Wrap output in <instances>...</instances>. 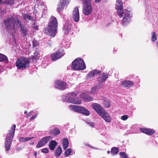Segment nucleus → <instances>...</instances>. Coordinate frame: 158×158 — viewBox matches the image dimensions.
<instances>
[{"label": "nucleus", "mask_w": 158, "mask_h": 158, "mask_svg": "<svg viewBox=\"0 0 158 158\" xmlns=\"http://www.w3.org/2000/svg\"><path fill=\"white\" fill-rule=\"evenodd\" d=\"M18 25L20 26L21 32L23 36L27 34V29L21 22L19 20L17 17L13 15L5 19L3 21V26L7 32L12 35L15 33L18 28Z\"/></svg>", "instance_id": "1"}, {"label": "nucleus", "mask_w": 158, "mask_h": 158, "mask_svg": "<svg viewBox=\"0 0 158 158\" xmlns=\"http://www.w3.org/2000/svg\"><path fill=\"white\" fill-rule=\"evenodd\" d=\"M116 9L119 16L121 17H123L121 22L122 24L125 26L129 23L131 18L130 12L126 9L123 10L122 2L121 1H117Z\"/></svg>", "instance_id": "2"}, {"label": "nucleus", "mask_w": 158, "mask_h": 158, "mask_svg": "<svg viewBox=\"0 0 158 158\" xmlns=\"http://www.w3.org/2000/svg\"><path fill=\"white\" fill-rule=\"evenodd\" d=\"M57 23L56 18L52 16L50 19L48 29L47 30V34L52 37L55 36L57 27Z\"/></svg>", "instance_id": "3"}, {"label": "nucleus", "mask_w": 158, "mask_h": 158, "mask_svg": "<svg viewBox=\"0 0 158 158\" xmlns=\"http://www.w3.org/2000/svg\"><path fill=\"white\" fill-rule=\"evenodd\" d=\"M72 68L77 70H83L86 68V66L83 60L81 58L75 59L73 62Z\"/></svg>", "instance_id": "4"}, {"label": "nucleus", "mask_w": 158, "mask_h": 158, "mask_svg": "<svg viewBox=\"0 0 158 158\" xmlns=\"http://www.w3.org/2000/svg\"><path fill=\"white\" fill-rule=\"evenodd\" d=\"M64 101L75 104H80L81 102L77 97L76 92L69 93L65 98H63Z\"/></svg>", "instance_id": "5"}, {"label": "nucleus", "mask_w": 158, "mask_h": 158, "mask_svg": "<svg viewBox=\"0 0 158 158\" xmlns=\"http://www.w3.org/2000/svg\"><path fill=\"white\" fill-rule=\"evenodd\" d=\"M16 66L18 69H24L28 67L29 64V61L27 58H20L16 61Z\"/></svg>", "instance_id": "6"}, {"label": "nucleus", "mask_w": 158, "mask_h": 158, "mask_svg": "<svg viewBox=\"0 0 158 158\" xmlns=\"http://www.w3.org/2000/svg\"><path fill=\"white\" fill-rule=\"evenodd\" d=\"M69 107L71 110L74 111L82 113L86 115L90 114L89 111L83 107L74 105H70L69 106Z\"/></svg>", "instance_id": "7"}, {"label": "nucleus", "mask_w": 158, "mask_h": 158, "mask_svg": "<svg viewBox=\"0 0 158 158\" xmlns=\"http://www.w3.org/2000/svg\"><path fill=\"white\" fill-rule=\"evenodd\" d=\"M93 10V7L91 4H88L83 5L82 12L85 15H88L90 14Z\"/></svg>", "instance_id": "8"}, {"label": "nucleus", "mask_w": 158, "mask_h": 158, "mask_svg": "<svg viewBox=\"0 0 158 158\" xmlns=\"http://www.w3.org/2000/svg\"><path fill=\"white\" fill-rule=\"evenodd\" d=\"M52 137L50 136H46L42 138L37 144V148H40L44 145L48 141L52 139Z\"/></svg>", "instance_id": "9"}, {"label": "nucleus", "mask_w": 158, "mask_h": 158, "mask_svg": "<svg viewBox=\"0 0 158 158\" xmlns=\"http://www.w3.org/2000/svg\"><path fill=\"white\" fill-rule=\"evenodd\" d=\"M107 122L110 123L111 120V118L109 114L105 110H102L99 114Z\"/></svg>", "instance_id": "10"}, {"label": "nucleus", "mask_w": 158, "mask_h": 158, "mask_svg": "<svg viewBox=\"0 0 158 158\" xmlns=\"http://www.w3.org/2000/svg\"><path fill=\"white\" fill-rule=\"evenodd\" d=\"M107 122L110 123L111 120V118L109 114L105 110H102L99 114Z\"/></svg>", "instance_id": "11"}, {"label": "nucleus", "mask_w": 158, "mask_h": 158, "mask_svg": "<svg viewBox=\"0 0 158 158\" xmlns=\"http://www.w3.org/2000/svg\"><path fill=\"white\" fill-rule=\"evenodd\" d=\"M107 122L110 123L111 120V118L109 114L105 110H102L99 114Z\"/></svg>", "instance_id": "12"}, {"label": "nucleus", "mask_w": 158, "mask_h": 158, "mask_svg": "<svg viewBox=\"0 0 158 158\" xmlns=\"http://www.w3.org/2000/svg\"><path fill=\"white\" fill-rule=\"evenodd\" d=\"M16 127L15 125H14L11 127V130H10L7 134V137L6 138V140H10L12 141V139L14 136L15 129Z\"/></svg>", "instance_id": "13"}, {"label": "nucleus", "mask_w": 158, "mask_h": 158, "mask_svg": "<svg viewBox=\"0 0 158 158\" xmlns=\"http://www.w3.org/2000/svg\"><path fill=\"white\" fill-rule=\"evenodd\" d=\"M64 55L63 51H58L55 53L51 54V56L52 60L55 61L57 59L60 58Z\"/></svg>", "instance_id": "14"}, {"label": "nucleus", "mask_w": 158, "mask_h": 158, "mask_svg": "<svg viewBox=\"0 0 158 158\" xmlns=\"http://www.w3.org/2000/svg\"><path fill=\"white\" fill-rule=\"evenodd\" d=\"M66 84L64 82L57 80L55 82V88L61 90H63L65 89Z\"/></svg>", "instance_id": "15"}, {"label": "nucleus", "mask_w": 158, "mask_h": 158, "mask_svg": "<svg viewBox=\"0 0 158 158\" xmlns=\"http://www.w3.org/2000/svg\"><path fill=\"white\" fill-rule=\"evenodd\" d=\"M73 18L76 22H78L79 19V14L78 8L76 7L73 11Z\"/></svg>", "instance_id": "16"}, {"label": "nucleus", "mask_w": 158, "mask_h": 158, "mask_svg": "<svg viewBox=\"0 0 158 158\" xmlns=\"http://www.w3.org/2000/svg\"><path fill=\"white\" fill-rule=\"evenodd\" d=\"M134 83L130 81H122L121 85L123 87L129 88L133 85Z\"/></svg>", "instance_id": "17"}, {"label": "nucleus", "mask_w": 158, "mask_h": 158, "mask_svg": "<svg viewBox=\"0 0 158 158\" xmlns=\"http://www.w3.org/2000/svg\"><path fill=\"white\" fill-rule=\"evenodd\" d=\"M80 97L82 100L86 102L92 101L93 99L92 97L86 95L85 93L81 94L80 95Z\"/></svg>", "instance_id": "18"}, {"label": "nucleus", "mask_w": 158, "mask_h": 158, "mask_svg": "<svg viewBox=\"0 0 158 158\" xmlns=\"http://www.w3.org/2000/svg\"><path fill=\"white\" fill-rule=\"evenodd\" d=\"M92 107L98 114L102 112V110H104L102 106L97 103H95L93 104L92 105Z\"/></svg>", "instance_id": "19"}, {"label": "nucleus", "mask_w": 158, "mask_h": 158, "mask_svg": "<svg viewBox=\"0 0 158 158\" xmlns=\"http://www.w3.org/2000/svg\"><path fill=\"white\" fill-rule=\"evenodd\" d=\"M72 25L69 22L66 23L63 27V30L65 34H67L72 29Z\"/></svg>", "instance_id": "20"}, {"label": "nucleus", "mask_w": 158, "mask_h": 158, "mask_svg": "<svg viewBox=\"0 0 158 158\" xmlns=\"http://www.w3.org/2000/svg\"><path fill=\"white\" fill-rule=\"evenodd\" d=\"M140 130L143 132L150 135L153 134L155 132L154 131L151 129L146 128H141Z\"/></svg>", "instance_id": "21"}, {"label": "nucleus", "mask_w": 158, "mask_h": 158, "mask_svg": "<svg viewBox=\"0 0 158 158\" xmlns=\"http://www.w3.org/2000/svg\"><path fill=\"white\" fill-rule=\"evenodd\" d=\"M100 72V71H98L96 69L91 71L87 75V77L88 78H90L94 77L95 74H98Z\"/></svg>", "instance_id": "22"}, {"label": "nucleus", "mask_w": 158, "mask_h": 158, "mask_svg": "<svg viewBox=\"0 0 158 158\" xmlns=\"http://www.w3.org/2000/svg\"><path fill=\"white\" fill-rule=\"evenodd\" d=\"M23 18L28 23L29 21H32L33 19V17L29 15L28 14H23Z\"/></svg>", "instance_id": "23"}, {"label": "nucleus", "mask_w": 158, "mask_h": 158, "mask_svg": "<svg viewBox=\"0 0 158 158\" xmlns=\"http://www.w3.org/2000/svg\"><path fill=\"white\" fill-rule=\"evenodd\" d=\"M57 145V143L54 140H52L49 144V147L50 149L53 150Z\"/></svg>", "instance_id": "24"}, {"label": "nucleus", "mask_w": 158, "mask_h": 158, "mask_svg": "<svg viewBox=\"0 0 158 158\" xmlns=\"http://www.w3.org/2000/svg\"><path fill=\"white\" fill-rule=\"evenodd\" d=\"M62 153V149L61 147L59 146L54 151V155L56 157H59Z\"/></svg>", "instance_id": "25"}, {"label": "nucleus", "mask_w": 158, "mask_h": 158, "mask_svg": "<svg viewBox=\"0 0 158 158\" xmlns=\"http://www.w3.org/2000/svg\"><path fill=\"white\" fill-rule=\"evenodd\" d=\"M108 74L103 73L101 77H99L98 79L99 81L101 82H102L106 80L108 77Z\"/></svg>", "instance_id": "26"}, {"label": "nucleus", "mask_w": 158, "mask_h": 158, "mask_svg": "<svg viewBox=\"0 0 158 158\" xmlns=\"http://www.w3.org/2000/svg\"><path fill=\"white\" fill-rule=\"evenodd\" d=\"M12 142V141H10V140H6V141H5V144L6 147V151H8L10 150V148Z\"/></svg>", "instance_id": "27"}, {"label": "nucleus", "mask_w": 158, "mask_h": 158, "mask_svg": "<svg viewBox=\"0 0 158 158\" xmlns=\"http://www.w3.org/2000/svg\"><path fill=\"white\" fill-rule=\"evenodd\" d=\"M65 6L63 5L62 4H61L59 2L57 8V11L59 13L61 12L64 9Z\"/></svg>", "instance_id": "28"}, {"label": "nucleus", "mask_w": 158, "mask_h": 158, "mask_svg": "<svg viewBox=\"0 0 158 158\" xmlns=\"http://www.w3.org/2000/svg\"><path fill=\"white\" fill-rule=\"evenodd\" d=\"M0 61H4L5 63H7L8 58L4 55L0 53Z\"/></svg>", "instance_id": "29"}, {"label": "nucleus", "mask_w": 158, "mask_h": 158, "mask_svg": "<svg viewBox=\"0 0 158 158\" xmlns=\"http://www.w3.org/2000/svg\"><path fill=\"white\" fill-rule=\"evenodd\" d=\"M111 152L112 155L117 154L119 152L118 148L113 147L112 148Z\"/></svg>", "instance_id": "30"}, {"label": "nucleus", "mask_w": 158, "mask_h": 158, "mask_svg": "<svg viewBox=\"0 0 158 158\" xmlns=\"http://www.w3.org/2000/svg\"><path fill=\"white\" fill-rule=\"evenodd\" d=\"M63 147L64 149H66L69 145V141L67 139H64L63 141Z\"/></svg>", "instance_id": "31"}, {"label": "nucleus", "mask_w": 158, "mask_h": 158, "mask_svg": "<svg viewBox=\"0 0 158 158\" xmlns=\"http://www.w3.org/2000/svg\"><path fill=\"white\" fill-rule=\"evenodd\" d=\"M99 89V86H95L92 87L91 90V93L92 94H94L97 90Z\"/></svg>", "instance_id": "32"}, {"label": "nucleus", "mask_w": 158, "mask_h": 158, "mask_svg": "<svg viewBox=\"0 0 158 158\" xmlns=\"http://www.w3.org/2000/svg\"><path fill=\"white\" fill-rule=\"evenodd\" d=\"M61 4H62L63 5L65 6L68 5L69 3V0H60L59 2Z\"/></svg>", "instance_id": "33"}, {"label": "nucleus", "mask_w": 158, "mask_h": 158, "mask_svg": "<svg viewBox=\"0 0 158 158\" xmlns=\"http://www.w3.org/2000/svg\"><path fill=\"white\" fill-rule=\"evenodd\" d=\"M83 3V5L91 4V0H81Z\"/></svg>", "instance_id": "34"}, {"label": "nucleus", "mask_w": 158, "mask_h": 158, "mask_svg": "<svg viewBox=\"0 0 158 158\" xmlns=\"http://www.w3.org/2000/svg\"><path fill=\"white\" fill-rule=\"evenodd\" d=\"M103 105L106 107L108 108L109 107L110 104L108 100H104L103 101Z\"/></svg>", "instance_id": "35"}, {"label": "nucleus", "mask_w": 158, "mask_h": 158, "mask_svg": "<svg viewBox=\"0 0 158 158\" xmlns=\"http://www.w3.org/2000/svg\"><path fill=\"white\" fill-rule=\"evenodd\" d=\"M51 132L53 133L54 135H58L60 133V131L57 129H55L53 131L51 130Z\"/></svg>", "instance_id": "36"}, {"label": "nucleus", "mask_w": 158, "mask_h": 158, "mask_svg": "<svg viewBox=\"0 0 158 158\" xmlns=\"http://www.w3.org/2000/svg\"><path fill=\"white\" fill-rule=\"evenodd\" d=\"M5 3L7 5H11L14 4L13 0H6Z\"/></svg>", "instance_id": "37"}, {"label": "nucleus", "mask_w": 158, "mask_h": 158, "mask_svg": "<svg viewBox=\"0 0 158 158\" xmlns=\"http://www.w3.org/2000/svg\"><path fill=\"white\" fill-rule=\"evenodd\" d=\"M71 148H68L67 149L65 152V155L68 156L70 155L71 152Z\"/></svg>", "instance_id": "38"}, {"label": "nucleus", "mask_w": 158, "mask_h": 158, "mask_svg": "<svg viewBox=\"0 0 158 158\" xmlns=\"http://www.w3.org/2000/svg\"><path fill=\"white\" fill-rule=\"evenodd\" d=\"M152 42H154L156 40V36L155 35V33L154 32H152Z\"/></svg>", "instance_id": "39"}, {"label": "nucleus", "mask_w": 158, "mask_h": 158, "mask_svg": "<svg viewBox=\"0 0 158 158\" xmlns=\"http://www.w3.org/2000/svg\"><path fill=\"white\" fill-rule=\"evenodd\" d=\"M120 155L123 158H128V156L127 154L124 152H121L119 153Z\"/></svg>", "instance_id": "40"}, {"label": "nucleus", "mask_w": 158, "mask_h": 158, "mask_svg": "<svg viewBox=\"0 0 158 158\" xmlns=\"http://www.w3.org/2000/svg\"><path fill=\"white\" fill-rule=\"evenodd\" d=\"M87 123L92 127H94L95 126V124L94 122H87Z\"/></svg>", "instance_id": "41"}, {"label": "nucleus", "mask_w": 158, "mask_h": 158, "mask_svg": "<svg viewBox=\"0 0 158 158\" xmlns=\"http://www.w3.org/2000/svg\"><path fill=\"white\" fill-rule=\"evenodd\" d=\"M37 113H35V114L32 115L30 118V120H32L36 118L37 116Z\"/></svg>", "instance_id": "42"}, {"label": "nucleus", "mask_w": 158, "mask_h": 158, "mask_svg": "<svg viewBox=\"0 0 158 158\" xmlns=\"http://www.w3.org/2000/svg\"><path fill=\"white\" fill-rule=\"evenodd\" d=\"M128 118V116L127 115H125L121 117V119L123 120H126Z\"/></svg>", "instance_id": "43"}, {"label": "nucleus", "mask_w": 158, "mask_h": 158, "mask_svg": "<svg viewBox=\"0 0 158 158\" xmlns=\"http://www.w3.org/2000/svg\"><path fill=\"white\" fill-rule=\"evenodd\" d=\"M38 43L37 41L34 40L33 41V46L34 47H36L38 45Z\"/></svg>", "instance_id": "44"}, {"label": "nucleus", "mask_w": 158, "mask_h": 158, "mask_svg": "<svg viewBox=\"0 0 158 158\" xmlns=\"http://www.w3.org/2000/svg\"><path fill=\"white\" fill-rule=\"evenodd\" d=\"M42 152L44 153H47L48 152V148H44L42 150Z\"/></svg>", "instance_id": "45"}, {"label": "nucleus", "mask_w": 158, "mask_h": 158, "mask_svg": "<svg viewBox=\"0 0 158 158\" xmlns=\"http://www.w3.org/2000/svg\"><path fill=\"white\" fill-rule=\"evenodd\" d=\"M33 111H31L30 112H29L28 114L26 115V117L27 118H29L32 114V113L33 112Z\"/></svg>", "instance_id": "46"}, {"label": "nucleus", "mask_w": 158, "mask_h": 158, "mask_svg": "<svg viewBox=\"0 0 158 158\" xmlns=\"http://www.w3.org/2000/svg\"><path fill=\"white\" fill-rule=\"evenodd\" d=\"M33 138L34 137H33L25 138V142L29 140L33 139Z\"/></svg>", "instance_id": "47"}, {"label": "nucleus", "mask_w": 158, "mask_h": 158, "mask_svg": "<svg viewBox=\"0 0 158 158\" xmlns=\"http://www.w3.org/2000/svg\"><path fill=\"white\" fill-rule=\"evenodd\" d=\"M19 141L20 142H25V138L21 137L19 138Z\"/></svg>", "instance_id": "48"}, {"label": "nucleus", "mask_w": 158, "mask_h": 158, "mask_svg": "<svg viewBox=\"0 0 158 158\" xmlns=\"http://www.w3.org/2000/svg\"><path fill=\"white\" fill-rule=\"evenodd\" d=\"M100 0H95V2L96 3H97L100 2Z\"/></svg>", "instance_id": "49"}, {"label": "nucleus", "mask_w": 158, "mask_h": 158, "mask_svg": "<svg viewBox=\"0 0 158 158\" xmlns=\"http://www.w3.org/2000/svg\"><path fill=\"white\" fill-rule=\"evenodd\" d=\"M34 27L36 29H38V27L37 26H34Z\"/></svg>", "instance_id": "50"}, {"label": "nucleus", "mask_w": 158, "mask_h": 158, "mask_svg": "<svg viewBox=\"0 0 158 158\" xmlns=\"http://www.w3.org/2000/svg\"><path fill=\"white\" fill-rule=\"evenodd\" d=\"M110 151H107V153L108 154H109L110 153Z\"/></svg>", "instance_id": "51"}, {"label": "nucleus", "mask_w": 158, "mask_h": 158, "mask_svg": "<svg viewBox=\"0 0 158 158\" xmlns=\"http://www.w3.org/2000/svg\"><path fill=\"white\" fill-rule=\"evenodd\" d=\"M27 111H25L24 112V114H26L27 113Z\"/></svg>", "instance_id": "52"}, {"label": "nucleus", "mask_w": 158, "mask_h": 158, "mask_svg": "<svg viewBox=\"0 0 158 158\" xmlns=\"http://www.w3.org/2000/svg\"><path fill=\"white\" fill-rule=\"evenodd\" d=\"M156 43H157V44H156L157 47H158V42H157Z\"/></svg>", "instance_id": "53"}, {"label": "nucleus", "mask_w": 158, "mask_h": 158, "mask_svg": "<svg viewBox=\"0 0 158 158\" xmlns=\"http://www.w3.org/2000/svg\"><path fill=\"white\" fill-rule=\"evenodd\" d=\"M34 155L35 156H36V155H37V154L36 153L35 154H34Z\"/></svg>", "instance_id": "54"}, {"label": "nucleus", "mask_w": 158, "mask_h": 158, "mask_svg": "<svg viewBox=\"0 0 158 158\" xmlns=\"http://www.w3.org/2000/svg\"><path fill=\"white\" fill-rule=\"evenodd\" d=\"M2 0H0V2H1Z\"/></svg>", "instance_id": "55"}]
</instances>
